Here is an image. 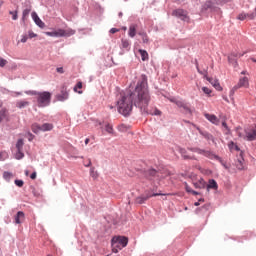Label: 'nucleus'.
Returning <instances> with one entry per match:
<instances>
[{
    "label": "nucleus",
    "mask_w": 256,
    "mask_h": 256,
    "mask_svg": "<svg viewBox=\"0 0 256 256\" xmlns=\"http://www.w3.org/2000/svg\"><path fill=\"white\" fill-rule=\"evenodd\" d=\"M182 109L184 110V113H189V115H191V108H189V105H187V103L182 106Z\"/></svg>",
    "instance_id": "nucleus-37"
},
{
    "label": "nucleus",
    "mask_w": 256,
    "mask_h": 256,
    "mask_svg": "<svg viewBox=\"0 0 256 256\" xmlns=\"http://www.w3.org/2000/svg\"><path fill=\"white\" fill-rule=\"evenodd\" d=\"M149 101H151V96L149 95V85L147 84V76L142 75L135 90L130 92L120 93L117 100V109L120 115H130L133 111V104L135 107H138L142 113H150V115H161V112L158 109H155L154 112L149 111Z\"/></svg>",
    "instance_id": "nucleus-1"
},
{
    "label": "nucleus",
    "mask_w": 256,
    "mask_h": 256,
    "mask_svg": "<svg viewBox=\"0 0 256 256\" xmlns=\"http://www.w3.org/2000/svg\"><path fill=\"white\" fill-rule=\"evenodd\" d=\"M185 190L187 193H191L193 191V189H191V187L187 183L185 184Z\"/></svg>",
    "instance_id": "nucleus-48"
},
{
    "label": "nucleus",
    "mask_w": 256,
    "mask_h": 256,
    "mask_svg": "<svg viewBox=\"0 0 256 256\" xmlns=\"http://www.w3.org/2000/svg\"><path fill=\"white\" fill-rule=\"evenodd\" d=\"M129 244V238L125 236H114L111 240V247L113 253H119L121 249H125V247Z\"/></svg>",
    "instance_id": "nucleus-3"
},
{
    "label": "nucleus",
    "mask_w": 256,
    "mask_h": 256,
    "mask_svg": "<svg viewBox=\"0 0 256 256\" xmlns=\"http://www.w3.org/2000/svg\"><path fill=\"white\" fill-rule=\"evenodd\" d=\"M246 52L242 53V54H235L237 55V57H243V55H245Z\"/></svg>",
    "instance_id": "nucleus-60"
},
{
    "label": "nucleus",
    "mask_w": 256,
    "mask_h": 256,
    "mask_svg": "<svg viewBox=\"0 0 256 256\" xmlns=\"http://www.w3.org/2000/svg\"><path fill=\"white\" fill-rule=\"evenodd\" d=\"M196 69L198 71V73H200V75H206L207 74V70H201L199 69V64L196 62Z\"/></svg>",
    "instance_id": "nucleus-41"
},
{
    "label": "nucleus",
    "mask_w": 256,
    "mask_h": 256,
    "mask_svg": "<svg viewBox=\"0 0 256 256\" xmlns=\"http://www.w3.org/2000/svg\"><path fill=\"white\" fill-rule=\"evenodd\" d=\"M69 99V92L62 90L61 94L58 95V101H67Z\"/></svg>",
    "instance_id": "nucleus-15"
},
{
    "label": "nucleus",
    "mask_w": 256,
    "mask_h": 256,
    "mask_svg": "<svg viewBox=\"0 0 256 256\" xmlns=\"http://www.w3.org/2000/svg\"><path fill=\"white\" fill-rule=\"evenodd\" d=\"M31 130L33 131V133H39L41 131V126L37 123L32 124L31 126Z\"/></svg>",
    "instance_id": "nucleus-27"
},
{
    "label": "nucleus",
    "mask_w": 256,
    "mask_h": 256,
    "mask_svg": "<svg viewBox=\"0 0 256 256\" xmlns=\"http://www.w3.org/2000/svg\"><path fill=\"white\" fill-rule=\"evenodd\" d=\"M28 135V141H33L35 139V135H33L31 132H27Z\"/></svg>",
    "instance_id": "nucleus-45"
},
{
    "label": "nucleus",
    "mask_w": 256,
    "mask_h": 256,
    "mask_svg": "<svg viewBox=\"0 0 256 256\" xmlns=\"http://www.w3.org/2000/svg\"><path fill=\"white\" fill-rule=\"evenodd\" d=\"M139 53L141 55L142 61H149V53H147L145 50L140 49Z\"/></svg>",
    "instance_id": "nucleus-21"
},
{
    "label": "nucleus",
    "mask_w": 256,
    "mask_h": 256,
    "mask_svg": "<svg viewBox=\"0 0 256 256\" xmlns=\"http://www.w3.org/2000/svg\"><path fill=\"white\" fill-rule=\"evenodd\" d=\"M230 151H240L239 146L235 144L233 141L228 144Z\"/></svg>",
    "instance_id": "nucleus-29"
},
{
    "label": "nucleus",
    "mask_w": 256,
    "mask_h": 256,
    "mask_svg": "<svg viewBox=\"0 0 256 256\" xmlns=\"http://www.w3.org/2000/svg\"><path fill=\"white\" fill-rule=\"evenodd\" d=\"M28 95H36L38 107H48L51 104V92H27Z\"/></svg>",
    "instance_id": "nucleus-2"
},
{
    "label": "nucleus",
    "mask_w": 256,
    "mask_h": 256,
    "mask_svg": "<svg viewBox=\"0 0 256 256\" xmlns=\"http://www.w3.org/2000/svg\"><path fill=\"white\" fill-rule=\"evenodd\" d=\"M204 117L210 121V123H213V125H219V118H217L215 116V114H209V113H206L204 114Z\"/></svg>",
    "instance_id": "nucleus-12"
},
{
    "label": "nucleus",
    "mask_w": 256,
    "mask_h": 256,
    "mask_svg": "<svg viewBox=\"0 0 256 256\" xmlns=\"http://www.w3.org/2000/svg\"><path fill=\"white\" fill-rule=\"evenodd\" d=\"M89 141H90L89 138H86L85 139V145H89Z\"/></svg>",
    "instance_id": "nucleus-59"
},
{
    "label": "nucleus",
    "mask_w": 256,
    "mask_h": 256,
    "mask_svg": "<svg viewBox=\"0 0 256 256\" xmlns=\"http://www.w3.org/2000/svg\"><path fill=\"white\" fill-rule=\"evenodd\" d=\"M15 185L17 187H23V185H25V182H23V180H15Z\"/></svg>",
    "instance_id": "nucleus-43"
},
{
    "label": "nucleus",
    "mask_w": 256,
    "mask_h": 256,
    "mask_svg": "<svg viewBox=\"0 0 256 256\" xmlns=\"http://www.w3.org/2000/svg\"><path fill=\"white\" fill-rule=\"evenodd\" d=\"M5 155H7V153L0 152V161H5Z\"/></svg>",
    "instance_id": "nucleus-50"
},
{
    "label": "nucleus",
    "mask_w": 256,
    "mask_h": 256,
    "mask_svg": "<svg viewBox=\"0 0 256 256\" xmlns=\"http://www.w3.org/2000/svg\"><path fill=\"white\" fill-rule=\"evenodd\" d=\"M188 149L189 151H192V153H198V155H203L208 159H216V161H220V163H223V160H221V157L215 155L213 152L209 150H203L201 148H188Z\"/></svg>",
    "instance_id": "nucleus-4"
},
{
    "label": "nucleus",
    "mask_w": 256,
    "mask_h": 256,
    "mask_svg": "<svg viewBox=\"0 0 256 256\" xmlns=\"http://www.w3.org/2000/svg\"><path fill=\"white\" fill-rule=\"evenodd\" d=\"M179 99H176V98H172L170 99L171 103H175V101H178Z\"/></svg>",
    "instance_id": "nucleus-58"
},
{
    "label": "nucleus",
    "mask_w": 256,
    "mask_h": 256,
    "mask_svg": "<svg viewBox=\"0 0 256 256\" xmlns=\"http://www.w3.org/2000/svg\"><path fill=\"white\" fill-rule=\"evenodd\" d=\"M77 89H83V82H78L76 86L74 87V92L78 93L79 95H83V91L77 90Z\"/></svg>",
    "instance_id": "nucleus-23"
},
{
    "label": "nucleus",
    "mask_w": 256,
    "mask_h": 256,
    "mask_svg": "<svg viewBox=\"0 0 256 256\" xmlns=\"http://www.w3.org/2000/svg\"><path fill=\"white\" fill-rule=\"evenodd\" d=\"M241 87H249V78H240L238 84L234 86V91H237V89H241Z\"/></svg>",
    "instance_id": "nucleus-9"
},
{
    "label": "nucleus",
    "mask_w": 256,
    "mask_h": 256,
    "mask_svg": "<svg viewBox=\"0 0 256 256\" xmlns=\"http://www.w3.org/2000/svg\"><path fill=\"white\" fill-rule=\"evenodd\" d=\"M45 34H46L48 37H56L55 31H52V32H45Z\"/></svg>",
    "instance_id": "nucleus-49"
},
{
    "label": "nucleus",
    "mask_w": 256,
    "mask_h": 256,
    "mask_svg": "<svg viewBox=\"0 0 256 256\" xmlns=\"http://www.w3.org/2000/svg\"><path fill=\"white\" fill-rule=\"evenodd\" d=\"M57 73L63 74L65 71L63 70V67H59L56 69Z\"/></svg>",
    "instance_id": "nucleus-53"
},
{
    "label": "nucleus",
    "mask_w": 256,
    "mask_h": 256,
    "mask_svg": "<svg viewBox=\"0 0 256 256\" xmlns=\"http://www.w3.org/2000/svg\"><path fill=\"white\" fill-rule=\"evenodd\" d=\"M205 185L206 183H205V180L203 179H200L198 182L194 183V187L196 189H205Z\"/></svg>",
    "instance_id": "nucleus-20"
},
{
    "label": "nucleus",
    "mask_w": 256,
    "mask_h": 256,
    "mask_svg": "<svg viewBox=\"0 0 256 256\" xmlns=\"http://www.w3.org/2000/svg\"><path fill=\"white\" fill-rule=\"evenodd\" d=\"M7 65V60L4 58H0V67H5Z\"/></svg>",
    "instance_id": "nucleus-44"
},
{
    "label": "nucleus",
    "mask_w": 256,
    "mask_h": 256,
    "mask_svg": "<svg viewBox=\"0 0 256 256\" xmlns=\"http://www.w3.org/2000/svg\"><path fill=\"white\" fill-rule=\"evenodd\" d=\"M244 163H245V160H244V159L238 160V161L236 162V167H237V169H240V170L245 169Z\"/></svg>",
    "instance_id": "nucleus-28"
},
{
    "label": "nucleus",
    "mask_w": 256,
    "mask_h": 256,
    "mask_svg": "<svg viewBox=\"0 0 256 256\" xmlns=\"http://www.w3.org/2000/svg\"><path fill=\"white\" fill-rule=\"evenodd\" d=\"M32 19L40 29H45V22H42L41 18L35 12L32 13Z\"/></svg>",
    "instance_id": "nucleus-11"
},
{
    "label": "nucleus",
    "mask_w": 256,
    "mask_h": 256,
    "mask_svg": "<svg viewBox=\"0 0 256 256\" xmlns=\"http://www.w3.org/2000/svg\"><path fill=\"white\" fill-rule=\"evenodd\" d=\"M178 151L179 153H181L183 159H193V157L187 155V150H185L184 148H178Z\"/></svg>",
    "instance_id": "nucleus-25"
},
{
    "label": "nucleus",
    "mask_w": 256,
    "mask_h": 256,
    "mask_svg": "<svg viewBox=\"0 0 256 256\" xmlns=\"http://www.w3.org/2000/svg\"><path fill=\"white\" fill-rule=\"evenodd\" d=\"M202 91L205 93V95H211V89L208 87H202Z\"/></svg>",
    "instance_id": "nucleus-42"
},
{
    "label": "nucleus",
    "mask_w": 256,
    "mask_h": 256,
    "mask_svg": "<svg viewBox=\"0 0 256 256\" xmlns=\"http://www.w3.org/2000/svg\"><path fill=\"white\" fill-rule=\"evenodd\" d=\"M215 9H217L215 7V2L209 0L202 5L201 13H206L207 11H215Z\"/></svg>",
    "instance_id": "nucleus-8"
},
{
    "label": "nucleus",
    "mask_w": 256,
    "mask_h": 256,
    "mask_svg": "<svg viewBox=\"0 0 256 256\" xmlns=\"http://www.w3.org/2000/svg\"><path fill=\"white\" fill-rule=\"evenodd\" d=\"M56 37H71L75 35V30L71 28L55 30Z\"/></svg>",
    "instance_id": "nucleus-5"
},
{
    "label": "nucleus",
    "mask_w": 256,
    "mask_h": 256,
    "mask_svg": "<svg viewBox=\"0 0 256 256\" xmlns=\"http://www.w3.org/2000/svg\"><path fill=\"white\" fill-rule=\"evenodd\" d=\"M28 37H29L30 39H33V38L37 37V34H35L33 31H29V32H28Z\"/></svg>",
    "instance_id": "nucleus-46"
},
{
    "label": "nucleus",
    "mask_w": 256,
    "mask_h": 256,
    "mask_svg": "<svg viewBox=\"0 0 256 256\" xmlns=\"http://www.w3.org/2000/svg\"><path fill=\"white\" fill-rule=\"evenodd\" d=\"M53 124L51 123H44L41 125V131H53Z\"/></svg>",
    "instance_id": "nucleus-19"
},
{
    "label": "nucleus",
    "mask_w": 256,
    "mask_h": 256,
    "mask_svg": "<svg viewBox=\"0 0 256 256\" xmlns=\"http://www.w3.org/2000/svg\"><path fill=\"white\" fill-rule=\"evenodd\" d=\"M205 77H206V80L212 84V86L214 87V89L216 91H223L221 84H219V80H217L215 78L207 77V76H205Z\"/></svg>",
    "instance_id": "nucleus-10"
},
{
    "label": "nucleus",
    "mask_w": 256,
    "mask_h": 256,
    "mask_svg": "<svg viewBox=\"0 0 256 256\" xmlns=\"http://www.w3.org/2000/svg\"><path fill=\"white\" fill-rule=\"evenodd\" d=\"M23 145H24L23 139H19V140L17 141V143H16V149H17V151H23Z\"/></svg>",
    "instance_id": "nucleus-31"
},
{
    "label": "nucleus",
    "mask_w": 256,
    "mask_h": 256,
    "mask_svg": "<svg viewBox=\"0 0 256 256\" xmlns=\"http://www.w3.org/2000/svg\"><path fill=\"white\" fill-rule=\"evenodd\" d=\"M175 105H177V107H179L180 109H183L185 102L183 100H177L175 101Z\"/></svg>",
    "instance_id": "nucleus-40"
},
{
    "label": "nucleus",
    "mask_w": 256,
    "mask_h": 256,
    "mask_svg": "<svg viewBox=\"0 0 256 256\" xmlns=\"http://www.w3.org/2000/svg\"><path fill=\"white\" fill-rule=\"evenodd\" d=\"M118 131H120L121 133H125V131H129V126L121 124L118 126Z\"/></svg>",
    "instance_id": "nucleus-32"
},
{
    "label": "nucleus",
    "mask_w": 256,
    "mask_h": 256,
    "mask_svg": "<svg viewBox=\"0 0 256 256\" xmlns=\"http://www.w3.org/2000/svg\"><path fill=\"white\" fill-rule=\"evenodd\" d=\"M30 12H31V10L25 9V10L23 11V19H25V17L29 16V13H30Z\"/></svg>",
    "instance_id": "nucleus-47"
},
{
    "label": "nucleus",
    "mask_w": 256,
    "mask_h": 256,
    "mask_svg": "<svg viewBox=\"0 0 256 256\" xmlns=\"http://www.w3.org/2000/svg\"><path fill=\"white\" fill-rule=\"evenodd\" d=\"M23 150H18V152L16 153V159H23V157H25V154H23L22 152Z\"/></svg>",
    "instance_id": "nucleus-38"
},
{
    "label": "nucleus",
    "mask_w": 256,
    "mask_h": 256,
    "mask_svg": "<svg viewBox=\"0 0 256 256\" xmlns=\"http://www.w3.org/2000/svg\"><path fill=\"white\" fill-rule=\"evenodd\" d=\"M241 75H247V71H242Z\"/></svg>",
    "instance_id": "nucleus-64"
},
{
    "label": "nucleus",
    "mask_w": 256,
    "mask_h": 256,
    "mask_svg": "<svg viewBox=\"0 0 256 256\" xmlns=\"http://www.w3.org/2000/svg\"><path fill=\"white\" fill-rule=\"evenodd\" d=\"M16 107L18 109H25V107H29V101L20 100V101L16 102Z\"/></svg>",
    "instance_id": "nucleus-17"
},
{
    "label": "nucleus",
    "mask_w": 256,
    "mask_h": 256,
    "mask_svg": "<svg viewBox=\"0 0 256 256\" xmlns=\"http://www.w3.org/2000/svg\"><path fill=\"white\" fill-rule=\"evenodd\" d=\"M7 117V109L0 110V121H3Z\"/></svg>",
    "instance_id": "nucleus-35"
},
{
    "label": "nucleus",
    "mask_w": 256,
    "mask_h": 256,
    "mask_svg": "<svg viewBox=\"0 0 256 256\" xmlns=\"http://www.w3.org/2000/svg\"><path fill=\"white\" fill-rule=\"evenodd\" d=\"M121 43H122L123 49H129V47L131 46V43L127 39H122Z\"/></svg>",
    "instance_id": "nucleus-30"
},
{
    "label": "nucleus",
    "mask_w": 256,
    "mask_h": 256,
    "mask_svg": "<svg viewBox=\"0 0 256 256\" xmlns=\"http://www.w3.org/2000/svg\"><path fill=\"white\" fill-rule=\"evenodd\" d=\"M86 167H91V159H88L86 163H84Z\"/></svg>",
    "instance_id": "nucleus-56"
},
{
    "label": "nucleus",
    "mask_w": 256,
    "mask_h": 256,
    "mask_svg": "<svg viewBox=\"0 0 256 256\" xmlns=\"http://www.w3.org/2000/svg\"><path fill=\"white\" fill-rule=\"evenodd\" d=\"M27 35H23L22 38H21V43H27Z\"/></svg>",
    "instance_id": "nucleus-52"
},
{
    "label": "nucleus",
    "mask_w": 256,
    "mask_h": 256,
    "mask_svg": "<svg viewBox=\"0 0 256 256\" xmlns=\"http://www.w3.org/2000/svg\"><path fill=\"white\" fill-rule=\"evenodd\" d=\"M138 35H140V37H142L143 43L148 45V43H149V36L145 32H139Z\"/></svg>",
    "instance_id": "nucleus-24"
},
{
    "label": "nucleus",
    "mask_w": 256,
    "mask_h": 256,
    "mask_svg": "<svg viewBox=\"0 0 256 256\" xmlns=\"http://www.w3.org/2000/svg\"><path fill=\"white\" fill-rule=\"evenodd\" d=\"M128 35L132 39H133V37H135V35H137V25L136 24H131L129 26Z\"/></svg>",
    "instance_id": "nucleus-14"
},
{
    "label": "nucleus",
    "mask_w": 256,
    "mask_h": 256,
    "mask_svg": "<svg viewBox=\"0 0 256 256\" xmlns=\"http://www.w3.org/2000/svg\"><path fill=\"white\" fill-rule=\"evenodd\" d=\"M173 17H178V19H181L182 21H187L189 19V16H187V11L183 9H176L172 12Z\"/></svg>",
    "instance_id": "nucleus-7"
},
{
    "label": "nucleus",
    "mask_w": 256,
    "mask_h": 256,
    "mask_svg": "<svg viewBox=\"0 0 256 256\" xmlns=\"http://www.w3.org/2000/svg\"><path fill=\"white\" fill-rule=\"evenodd\" d=\"M222 127H224L225 135H229L231 133V129H229V126L227 125V122H222Z\"/></svg>",
    "instance_id": "nucleus-33"
},
{
    "label": "nucleus",
    "mask_w": 256,
    "mask_h": 256,
    "mask_svg": "<svg viewBox=\"0 0 256 256\" xmlns=\"http://www.w3.org/2000/svg\"><path fill=\"white\" fill-rule=\"evenodd\" d=\"M182 109L184 110V113H189V115H191V108H189V105H187V103L182 106Z\"/></svg>",
    "instance_id": "nucleus-36"
},
{
    "label": "nucleus",
    "mask_w": 256,
    "mask_h": 256,
    "mask_svg": "<svg viewBox=\"0 0 256 256\" xmlns=\"http://www.w3.org/2000/svg\"><path fill=\"white\" fill-rule=\"evenodd\" d=\"M194 205H195V207H199V205H200L199 201L195 202Z\"/></svg>",
    "instance_id": "nucleus-61"
},
{
    "label": "nucleus",
    "mask_w": 256,
    "mask_h": 256,
    "mask_svg": "<svg viewBox=\"0 0 256 256\" xmlns=\"http://www.w3.org/2000/svg\"><path fill=\"white\" fill-rule=\"evenodd\" d=\"M217 181L211 179L209 180V184L207 185V189H217Z\"/></svg>",
    "instance_id": "nucleus-26"
},
{
    "label": "nucleus",
    "mask_w": 256,
    "mask_h": 256,
    "mask_svg": "<svg viewBox=\"0 0 256 256\" xmlns=\"http://www.w3.org/2000/svg\"><path fill=\"white\" fill-rule=\"evenodd\" d=\"M30 179H37V172H33V173L30 175Z\"/></svg>",
    "instance_id": "nucleus-55"
},
{
    "label": "nucleus",
    "mask_w": 256,
    "mask_h": 256,
    "mask_svg": "<svg viewBox=\"0 0 256 256\" xmlns=\"http://www.w3.org/2000/svg\"><path fill=\"white\" fill-rule=\"evenodd\" d=\"M161 195H165V194H162V193L146 194L145 196L137 197L135 201L138 205H143V203H145V201H147L148 199H151V197H159Z\"/></svg>",
    "instance_id": "nucleus-6"
},
{
    "label": "nucleus",
    "mask_w": 256,
    "mask_h": 256,
    "mask_svg": "<svg viewBox=\"0 0 256 256\" xmlns=\"http://www.w3.org/2000/svg\"><path fill=\"white\" fill-rule=\"evenodd\" d=\"M104 130L106 131V133H109V135H113L114 130H113V125L106 123L104 125Z\"/></svg>",
    "instance_id": "nucleus-22"
},
{
    "label": "nucleus",
    "mask_w": 256,
    "mask_h": 256,
    "mask_svg": "<svg viewBox=\"0 0 256 256\" xmlns=\"http://www.w3.org/2000/svg\"><path fill=\"white\" fill-rule=\"evenodd\" d=\"M234 57H237L235 54H231L228 56L229 63H232V65H237V60L234 59Z\"/></svg>",
    "instance_id": "nucleus-34"
},
{
    "label": "nucleus",
    "mask_w": 256,
    "mask_h": 256,
    "mask_svg": "<svg viewBox=\"0 0 256 256\" xmlns=\"http://www.w3.org/2000/svg\"><path fill=\"white\" fill-rule=\"evenodd\" d=\"M25 176H26V177L29 176V170H26V171H25Z\"/></svg>",
    "instance_id": "nucleus-62"
},
{
    "label": "nucleus",
    "mask_w": 256,
    "mask_h": 256,
    "mask_svg": "<svg viewBox=\"0 0 256 256\" xmlns=\"http://www.w3.org/2000/svg\"><path fill=\"white\" fill-rule=\"evenodd\" d=\"M157 170L151 168L146 171V177L148 179H153V177H157Z\"/></svg>",
    "instance_id": "nucleus-16"
},
{
    "label": "nucleus",
    "mask_w": 256,
    "mask_h": 256,
    "mask_svg": "<svg viewBox=\"0 0 256 256\" xmlns=\"http://www.w3.org/2000/svg\"><path fill=\"white\" fill-rule=\"evenodd\" d=\"M25 221V213L23 211H19L15 216L16 225H21V222Z\"/></svg>",
    "instance_id": "nucleus-13"
},
{
    "label": "nucleus",
    "mask_w": 256,
    "mask_h": 256,
    "mask_svg": "<svg viewBox=\"0 0 256 256\" xmlns=\"http://www.w3.org/2000/svg\"><path fill=\"white\" fill-rule=\"evenodd\" d=\"M10 14L12 15V19L17 21V12H10Z\"/></svg>",
    "instance_id": "nucleus-51"
},
{
    "label": "nucleus",
    "mask_w": 256,
    "mask_h": 256,
    "mask_svg": "<svg viewBox=\"0 0 256 256\" xmlns=\"http://www.w3.org/2000/svg\"><path fill=\"white\" fill-rule=\"evenodd\" d=\"M247 17H249V19H255V14H239L238 15V19L239 21H245V19H247Z\"/></svg>",
    "instance_id": "nucleus-18"
},
{
    "label": "nucleus",
    "mask_w": 256,
    "mask_h": 256,
    "mask_svg": "<svg viewBox=\"0 0 256 256\" xmlns=\"http://www.w3.org/2000/svg\"><path fill=\"white\" fill-rule=\"evenodd\" d=\"M250 61H253V63H256V59L255 58H250Z\"/></svg>",
    "instance_id": "nucleus-63"
},
{
    "label": "nucleus",
    "mask_w": 256,
    "mask_h": 256,
    "mask_svg": "<svg viewBox=\"0 0 256 256\" xmlns=\"http://www.w3.org/2000/svg\"><path fill=\"white\" fill-rule=\"evenodd\" d=\"M3 177L4 179H6V181H9V179L13 177V174H11L10 172H4Z\"/></svg>",
    "instance_id": "nucleus-39"
},
{
    "label": "nucleus",
    "mask_w": 256,
    "mask_h": 256,
    "mask_svg": "<svg viewBox=\"0 0 256 256\" xmlns=\"http://www.w3.org/2000/svg\"><path fill=\"white\" fill-rule=\"evenodd\" d=\"M110 33H112V34L119 33V29H117V28H112V29L110 30Z\"/></svg>",
    "instance_id": "nucleus-54"
},
{
    "label": "nucleus",
    "mask_w": 256,
    "mask_h": 256,
    "mask_svg": "<svg viewBox=\"0 0 256 256\" xmlns=\"http://www.w3.org/2000/svg\"><path fill=\"white\" fill-rule=\"evenodd\" d=\"M190 193H192V195H199V192L194 191V190H192V192H190Z\"/></svg>",
    "instance_id": "nucleus-57"
}]
</instances>
